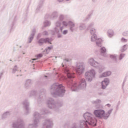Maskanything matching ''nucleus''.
<instances>
[{
  "mask_svg": "<svg viewBox=\"0 0 128 128\" xmlns=\"http://www.w3.org/2000/svg\"><path fill=\"white\" fill-rule=\"evenodd\" d=\"M70 64V60L68 58L64 59L62 68L63 72L67 76L66 82L68 88H71L73 92H78L80 90H86V79H81L78 84L72 82V78H74V74H72L70 70V68L66 66V64Z\"/></svg>",
  "mask_w": 128,
  "mask_h": 128,
  "instance_id": "1",
  "label": "nucleus"
},
{
  "mask_svg": "<svg viewBox=\"0 0 128 128\" xmlns=\"http://www.w3.org/2000/svg\"><path fill=\"white\" fill-rule=\"evenodd\" d=\"M50 92L52 96H58L62 98L66 94V88L62 84L54 83L51 86Z\"/></svg>",
  "mask_w": 128,
  "mask_h": 128,
  "instance_id": "2",
  "label": "nucleus"
},
{
  "mask_svg": "<svg viewBox=\"0 0 128 128\" xmlns=\"http://www.w3.org/2000/svg\"><path fill=\"white\" fill-rule=\"evenodd\" d=\"M50 114L48 110L44 108L42 109L40 113L35 112L34 114V122L32 124H29L28 126V128H36L38 126V124H40V118L41 114Z\"/></svg>",
  "mask_w": 128,
  "mask_h": 128,
  "instance_id": "3",
  "label": "nucleus"
},
{
  "mask_svg": "<svg viewBox=\"0 0 128 128\" xmlns=\"http://www.w3.org/2000/svg\"><path fill=\"white\" fill-rule=\"evenodd\" d=\"M46 89H42L39 95L38 96V92L36 90H32L29 92L28 96L29 98L36 96L38 104H42L46 98Z\"/></svg>",
  "mask_w": 128,
  "mask_h": 128,
  "instance_id": "4",
  "label": "nucleus"
},
{
  "mask_svg": "<svg viewBox=\"0 0 128 128\" xmlns=\"http://www.w3.org/2000/svg\"><path fill=\"white\" fill-rule=\"evenodd\" d=\"M114 109L111 108L106 112L104 110L102 109L96 110L94 112V114L98 118H104V120H108L110 118Z\"/></svg>",
  "mask_w": 128,
  "mask_h": 128,
  "instance_id": "5",
  "label": "nucleus"
},
{
  "mask_svg": "<svg viewBox=\"0 0 128 128\" xmlns=\"http://www.w3.org/2000/svg\"><path fill=\"white\" fill-rule=\"evenodd\" d=\"M62 26L60 22L57 21L55 23V27L54 30H49L52 36H54L56 34H57V38H62V34L60 33V32H62V30H64V26Z\"/></svg>",
  "mask_w": 128,
  "mask_h": 128,
  "instance_id": "6",
  "label": "nucleus"
},
{
  "mask_svg": "<svg viewBox=\"0 0 128 128\" xmlns=\"http://www.w3.org/2000/svg\"><path fill=\"white\" fill-rule=\"evenodd\" d=\"M47 106L50 110H54L56 112H58L60 109L58 107L62 106V104H58V103L56 102L52 98H50L47 102Z\"/></svg>",
  "mask_w": 128,
  "mask_h": 128,
  "instance_id": "7",
  "label": "nucleus"
},
{
  "mask_svg": "<svg viewBox=\"0 0 128 128\" xmlns=\"http://www.w3.org/2000/svg\"><path fill=\"white\" fill-rule=\"evenodd\" d=\"M26 124L24 119L20 118L12 122V128H24Z\"/></svg>",
  "mask_w": 128,
  "mask_h": 128,
  "instance_id": "8",
  "label": "nucleus"
},
{
  "mask_svg": "<svg viewBox=\"0 0 128 128\" xmlns=\"http://www.w3.org/2000/svg\"><path fill=\"white\" fill-rule=\"evenodd\" d=\"M96 76V71L92 69L89 72L85 73V78L89 82H90L92 80V78H94Z\"/></svg>",
  "mask_w": 128,
  "mask_h": 128,
  "instance_id": "9",
  "label": "nucleus"
},
{
  "mask_svg": "<svg viewBox=\"0 0 128 128\" xmlns=\"http://www.w3.org/2000/svg\"><path fill=\"white\" fill-rule=\"evenodd\" d=\"M85 68L86 66L84 63H78L76 65V69L77 74L80 76V74H84Z\"/></svg>",
  "mask_w": 128,
  "mask_h": 128,
  "instance_id": "10",
  "label": "nucleus"
},
{
  "mask_svg": "<svg viewBox=\"0 0 128 128\" xmlns=\"http://www.w3.org/2000/svg\"><path fill=\"white\" fill-rule=\"evenodd\" d=\"M91 42H96L97 46L102 48V38H98V36L96 34H92L91 36Z\"/></svg>",
  "mask_w": 128,
  "mask_h": 128,
  "instance_id": "11",
  "label": "nucleus"
},
{
  "mask_svg": "<svg viewBox=\"0 0 128 128\" xmlns=\"http://www.w3.org/2000/svg\"><path fill=\"white\" fill-rule=\"evenodd\" d=\"M52 39L50 38H40L38 41V44L39 46H42L44 44H52Z\"/></svg>",
  "mask_w": 128,
  "mask_h": 128,
  "instance_id": "12",
  "label": "nucleus"
},
{
  "mask_svg": "<svg viewBox=\"0 0 128 128\" xmlns=\"http://www.w3.org/2000/svg\"><path fill=\"white\" fill-rule=\"evenodd\" d=\"M22 104L26 110L24 114L28 116V114H30V102H28V100L25 99L22 102Z\"/></svg>",
  "mask_w": 128,
  "mask_h": 128,
  "instance_id": "13",
  "label": "nucleus"
},
{
  "mask_svg": "<svg viewBox=\"0 0 128 128\" xmlns=\"http://www.w3.org/2000/svg\"><path fill=\"white\" fill-rule=\"evenodd\" d=\"M42 126V128H52V120H46L43 122Z\"/></svg>",
  "mask_w": 128,
  "mask_h": 128,
  "instance_id": "14",
  "label": "nucleus"
},
{
  "mask_svg": "<svg viewBox=\"0 0 128 128\" xmlns=\"http://www.w3.org/2000/svg\"><path fill=\"white\" fill-rule=\"evenodd\" d=\"M88 64L92 66H94V68H98L100 64L96 61L94 60V59L93 58H90L88 59Z\"/></svg>",
  "mask_w": 128,
  "mask_h": 128,
  "instance_id": "15",
  "label": "nucleus"
},
{
  "mask_svg": "<svg viewBox=\"0 0 128 128\" xmlns=\"http://www.w3.org/2000/svg\"><path fill=\"white\" fill-rule=\"evenodd\" d=\"M108 84H110V79L108 78L104 79V80L102 82V90H106Z\"/></svg>",
  "mask_w": 128,
  "mask_h": 128,
  "instance_id": "16",
  "label": "nucleus"
},
{
  "mask_svg": "<svg viewBox=\"0 0 128 128\" xmlns=\"http://www.w3.org/2000/svg\"><path fill=\"white\" fill-rule=\"evenodd\" d=\"M92 104H96V108H102V105L98 104H100L102 102V100L100 99H97L96 100H93L92 102Z\"/></svg>",
  "mask_w": 128,
  "mask_h": 128,
  "instance_id": "17",
  "label": "nucleus"
},
{
  "mask_svg": "<svg viewBox=\"0 0 128 128\" xmlns=\"http://www.w3.org/2000/svg\"><path fill=\"white\" fill-rule=\"evenodd\" d=\"M32 84V81L30 79L26 80L25 82L24 88L26 90L30 88V86Z\"/></svg>",
  "mask_w": 128,
  "mask_h": 128,
  "instance_id": "18",
  "label": "nucleus"
},
{
  "mask_svg": "<svg viewBox=\"0 0 128 128\" xmlns=\"http://www.w3.org/2000/svg\"><path fill=\"white\" fill-rule=\"evenodd\" d=\"M44 0H40L36 9V12H42V6H44Z\"/></svg>",
  "mask_w": 128,
  "mask_h": 128,
  "instance_id": "19",
  "label": "nucleus"
},
{
  "mask_svg": "<svg viewBox=\"0 0 128 128\" xmlns=\"http://www.w3.org/2000/svg\"><path fill=\"white\" fill-rule=\"evenodd\" d=\"M36 28H34L32 30V32L30 36H29L28 38V44H30L32 42V40H34V36L36 34Z\"/></svg>",
  "mask_w": 128,
  "mask_h": 128,
  "instance_id": "20",
  "label": "nucleus"
},
{
  "mask_svg": "<svg viewBox=\"0 0 128 128\" xmlns=\"http://www.w3.org/2000/svg\"><path fill=\"white\" fill-rule=\"evenodd\" d=\"M12 114V112L7 111L3 113L1 116L2 120H6L8 117L10 116Z\"/></svg>",
  "mask_w": 128,
  "mask_h": 128,
  "instance_id": "21",
  "label": "nucleus"
},
{
  "mask_svg": "<svg viewBox=\"0 0 128 128\" xmlns=\"http://www.w3.org/2000/svg\"><path fill=\"white\" fill-rule=\"evenodd\" d=\"M68 26H69L70 30V32H74V26H76L74 23L72 21H69L68 22Z\"/></svg>",
  "mask_w": 128,
  "mask_h": 128,
  "instance_id": "22",
  "label": "nucleus"
},
{
  "mask_svg": "<svg viewBox=\"0 0 128 128\" xmlns=\"http://www.w3.org/2000/svg\"><path fill=\"white\" fill-rule=\"evenodd\" d=\"M52 48H54V45H51L50 46H48L43 51L42 54H50V50H51Z\"/></svg>",
  "mask_w": 128,
  "mask_h": 128,
  "instance_id": "23",
  "label": "nucleus"
},
{
  "mask_svg": "<svg viewBox=\"0 0 128 128\" xmlns=\"http://www.w3.org/2000/svg\"><path fill=\"white\" fill-rule=\"evenodd\" d=\"M110 58H112V60H113L114 64H120V60L119 59L118 60V58H116V55H111L110 56Z\"/></svg>",
  "mask_w": 128,
  "mask_h": 128,
  "instance_id": "24",
  "label": "nucleus"
},
{
  "mask_svg": "<svg viewBox=\"0 0 128 128\" xmlns=\"http://www.w3.org/2000/svg\"><path fill=\"white\" fill-rule=\"evenodd\" d=\"M112 74V72L110 71H108L107 72H104L100 76V78H106V76H110Z\"/></svg>",
  "mask_w": 128,
  "mask_h": 128,
  "instance_id": "25",
  "label": "nucleus"
},
{
  "mask_svg": "<svg viewBox=\"0 0 128 128\" xmlns=\"http://www.w3.org/2000/svg\"><path fill=\"white\" fill-rule=\"evenodd\" d=\"M58 16V12L55 11L52 13L51 16L48 17V18H56Z\"/></svg>",
  "mask_w": 128,
  "mask_h": 128,
  "instance_id": "26",
  "label": "nucleus"
},
{
  "mask_svg": "<svg viewBox=\"0 0 128 128\" xmlns=\"http://www.w3.org/2000/svg\"><path fill=\"white\" fill-rule=\"evenodd\" d=\"M44 27L46 28L48 26H50V24H52V22L48 20H46L44 22Z\"/></svg>",
  "mask_w": 128,
  "mask_h": 128,
  "instance_id": "27",
  "label": "nucleus"
},
{
  "mask_svg": "<svg viewBox=\"0 0 128 128\" xmlns=\"http://www.w3.org/2000/svg\"><path fill=\"white\" fill-rule=\"evenodd\" d=\"M114 30L112 29H110L108 31V36L109 38H112V36H114Z\"/></svg>",
  "mask_w": 128,
  "mask_h": 128,
  "instance_id": "28",
  "label": "nucleus"
},
{
  "mask_svg": "<svg viewBox=\"0 0 128 128\" xmlns=\"http://www.w3.org/2000/svg\"><path fill=\"white\" fill-rule=\"evenodd\" d=\"M128 48V44H126L124 45L120 49V52H126V50Z\"/></svg>",
  "mask_w": 128,
  "mask_h": 128,
  "instance_id": "29",
  "label": "nucleus"
},
{
  "mask_svg": "<svg viewBox=\"0 0 128 128\" xmlns=\"http://www.w3.org/2000/svg\"><path fill=\"white\" fill-rule=\"evenodd\" d=\"M78 28L80 30H86V24H84V23H80L79 24Z\"/></svg>",
  "mask_w": 128,
  "mask_h": 128,
  "instance_id": "30",
  "label": "nucleus"
},
{
  "mask_svg": "<svg viewBox=\"0 0 128 128\" xmlns=\"http://www.w3.org/2000/svg\"><path fill=\"white\" fill-rule=\"evenodd\" d=\"M18 66H14L12 70V74H16V72H18Z\"/></svg>",
  "mask_w": 128,
  "mask_h": 128,
  "instance_id": "31",
  "label": "nucleus"
},
{
  "mask_svg": "<svg viewBox=\"0 0 128 128\" xmlns=\"http://www.w3.org/2000/svg\"><path fill=\"white\" fill-rule=\"evenodd\" d=\"M124 56H126V54H124V53L120 54L119 57H118L119 60H122V58H124Z\"/></svg>",
  "mask_w": 128,
  "mask_h": 128,
  "instance_id": "32",
  "label": "nucleus"
},
{
  "mask_svg": "<svg viewBox=\"0 0 128 128\" xmlns=\"http://www.w3.org/2000/svg\"><path fill=\"white\" fill-rule=\"evenodd\" d=\"M96 30L94 28H92L90 30V33L91 34H96Z\"/></svg>",
  "mask_w": 128,
  "mask_h": 128,
  "instance_id": "33",
  "label": "nucleus"
},
{
  "mask_svg": "<svg viewBox=\"0 0 128 128\" xmlns=\"http://www.w3.org/2000/svg\"><path fill=\"white\" fill-rule=\"evenodd\" d=\"M92 14H94V10H91V12H90L89 14L86 17L87 20H90V18L92 16Z\"/></svg>",
  "mask_w": 128,
  "mask_h": 128,
  "instance_id": "34",
  "label": "nucleus"
},
{
  "mask_svg": "<svg viewBox=\"0 0 128 128\" xmlns=\"http://www.w3.org/2000/svg\"><path fill=\"white\" fill-rule=\"evenodd\" d=\"M100 52H102V54H104V52H106V48L104 47H102L100 48Z\"/></svg>",
  "mask_w": 128,
  "mask_h": 128,
  "instance_id": "35",
  "label": "nucleus"
},
{
  "mask_svg": "<svg viewBox=\"0 0 128 128\" xmlns=\"http://www.w3.org/2000/svg\"><path fill=\"white\" fill-rule=\"evenodd\" d=\"M59 20L61 21H62L64 20V15L60 14L59 16Z\"/></svg>",
  "mask_w": 128,
  "mask_h": 128,
  "instance_id": "36",
  "label": "nucleus"
},
{
  "mask_svg": "<svg viewBox=\"0 0 128 128\" xmlns=\"http://www.w3.org/2000/svg\"><path fill=\"white\" fill-rule=\"evenodd\" d=\"M60 32L62 33V34H64V36H66V34H68V30H64L63 31L62 30V31H60Z\"/></svg>",
  "mask_w": 128,
  "mask_h": 128,
  "instance_id": "37",
  "label": "nucleus"
},
{
  "mask_svg": "<svg viewBox=\"0 0 128 128\" xmlns=\"http://www.w3.org/2000/svg\"><path fill=\"white\" fill-rule=\"evenodd\" d=\"M42 34L44 36H48V32L46 30H44L42 32Z\"/></svg>",
  "mask_w": 128,
  "mask_h": 128,
  "instance_id": "38",
  "label": "nucleus"
},
{
  "mask_svg": "<svg viewBox=\"0 0 128 128\" xmlns=\"http://www.w3.org/2000/svg\"><path fill=\"white\" fill-rule=\"evenodd\" d=\"M121 42H128V39H126L124 38H121Z\"/></svg>",
  "mask_w": 128,
  "mask_h": 128,
  "instance_id": "39",
  "label": "nucleus"
},
{
  "mask_svg": "<svg viewBox=\"0 0 128 128\" xmlns=\"http://www.w3.org/2000/svg\"><path fill=\"white\" fill-rule=\"evenodd\" d=\"M70 126V122H67L64 124V128H68Z\"/></svg>",
  "mask_w": 128,
  "mask_h": 128,
  "instance_id": "40",
  "label": "nucleus"
},
{
  "mask_svg": "<svg viewBox=\"0 0 128 128\" xmlns=\"http://www.w3.org/2000/svg\"><path fill=\"white\" fill-rule=\"evenodd\" d=\"M62 24L64 26H68V22L66 21H63Z\"/></svg>",
  "mask_w": 128,
  "mask_h": 128,
  "instance_id": "41",
  "label": "nucleus"
},
{
  "mask_svg": "<svg viewBox=\"0 0 128 128\" xmlns=\"http://www.w3.org/2000/svg\"><path fill=\"white\" fill-rule=\"evenodd\" d=\"M122 36H128V31L123 32Z\"/></svg>",
  "mask_w": 128,
  "mask_h": 128,
  "instance_id": "42",
  "label": "nucleus"
},
{
  "mask_svg": "<svg viewBox=\"0 0 128 128\" xmlns=\"http://www.w3.org/2000/svg\"><path fill=\"white\" fill-rule=\"evenodd\" d=\"M36 58H42V54H39L36 56Z\"/></svg>",
  "mask_w": 128,
  "mask_h": 128,
  "instance_id": "43",
  "label": "nucleus"
},
{
  "mask_svg": "<svg viewBox=\"0 0 128 128\" xmlns=\"http://www.w3.org/2000/svg\"><path fill=\"white\" fill-rule=\"evenodd\" d=\"M94 26V22H91V24H90L88 25V28H92V26Z\"/></svg>",
  "mask_w": 128,
  "mask_h": 128,
  "instance_id": "44",
  "label": "nucleus"
},
{
  "mask_svg": "<svg viewBox=\"0 0 128 128\" xmlns=\"http://www.w3.org/2000/svg\"><path fill=\"white\" fill-rule=\"evenodd\" d=\"M42 36V34L40 33H39L37 36V38H40Z\"/></svg>",
  "mask_w": 128,
  "mask_h": 128,
  "instance_id": "45",
  "label": "nucleus"
},
{
  "mask_svg": "<svg viewBox=\"0 0 128 128\" xmlns=\"http://www.w3.org/2000/svg\"><path fill=\"white\" fill-rule=\"evenodd\" d=\"M2 74H4V73L2 72L0 74V80L2 79Z\"/></svg>",
  "mask_w": 128,
  "mask_h": 128,
  "instance_id": "46",
  "label": "nucleus"
},
{
  "mask_svg": "<svg viewBox=\"0 0 128 128\" xmlns=\"http://www.w3.org/2000/svg\"><path fill=\"white\" fill-rule=\"evenodd\" d=\"M64 0H57V2H62Z\"/></svg>",
  "mask_w": 128,
  "mask_h": 128,
  "instance_id": "47",
  "label": "nucleus"
},
{
  "mask_svg": "<svg viewBox=\"0 0 128 128\" xmlns=\"http://www.w3.org/2000/svg\"><path fill=\"white\" fill-rule=\"evenodd\" d=\"M102 92H98V96H102Z\"/></svg>",
  "mask_w": 128,
  "mask_h": 128,
  "instance_id": "48",
  "label": "nucleus"
},
{
  "mask_svg": "<svg viewBox=\"0 0 128 128\" xmlns=\"http://www.w3.org/2000/svg\"><path fill=\"white\" fill-rule=\"evenodd\" d=\"M106 106H108V108H110V104H106Z\"/></svg>",
  "mask_w": 128,
  "mask_h": 128,
  "instance_id": "49",
  "label": "nucleus"
},
{
  "mask_svg": "<svg viewBox=\"0 0 128 128\" xmlns=\"http://www.w3.org/2000/svg\"><path fill=\"white\" fill-rule=\"evenodd\" d=\"M92 2H96V0H92Z\"/></svg>",
  "mask_w": 128,
  "mask_h": 128,
  "instance_id": "50",
  "label": "nucleus"
},
{
  "mask_svg": "<svg viewBox=\"0 0 128 128\" xmlns=\"http://www.w3.org/2000/svg\"><path fill=\"white\" fill-rule=\"evenodd\" d=\"M36 58H33V59H32V60H36Z\"/></svg>",
  "mask_w": 128,
  "mask_h": 128,
  "instance_id": "51",
  "label": "nucleus"
},
{
  "mask_svg": "<svg viewBox=\"0 0 128 128\" xmlns=\"http://www.w3.org/2000/svg\"><path fill=\"white\" fill-rule=\"evenodd\" d=\"M44 76V78H48V76Z\"/></svg>",
  "mask_w": 128,
  "mask_h": 128,
  "instance_id": "52",
  "label": "nucleus"
},
{
  "mask_svg": "<svg viewBox=\"0 0 128 128\" xmlns=\"http://www.w3.org/2000/svg\"><path fill=\"white\" fill-rule=\"evenodd\" d=\"M66 0V2H68V0Z\"/></svg>",
  "mask_w": 128,
  "mask_h": 128,
  "instance_id": "53",
  "label": "nucleus"
},
{
  "mask_svg": "<svg viewBox=\"0 0 128 128\" xmlns=\"http://www.w3.org/2000/svg\"><path fill=\"white\" fill-rule=\"evenodd\" d=\"M25 54V53H24H24H23V54Z\"/></svg>",
  "mask_w": 128,
  "mask_h": 128,
  "instance_id": "54",
  "label": "nucleus"
},
{
  "mask_svg": "<svg viewBox=\"0 0 128 128\" xmlns=\"http://www.w3.org/2000/svg\"><path fill=\"white\" fill-rule=\"evenodd\" d=\"M10 62H12V60H10Z\"/></svg>",
  "mask_w": 128,
  "mask_h": 128,
  "instance_id": "55",
  "label": "nucleus"
},
{
  "mask_svg": "<svg viewBox=\"0 0 128 128\" xmlns=\"http://www.w3.org/2000/svg\"><path fill=\"white\" fill-rule=\"evenodd\" d=\"M20 48H22V46H20Z\"/></svg>",
  "mask_w": 128,
  "mask_h": 128,
  "instance_id": "56",
  "label": "nucleus"
},
{
  "mask_svg": "<svg viewBox=\"0 0 128 128\" xmlns=\"http://www.w3.org/2000/svg\"><path fill=\"white\" fill-rule=\"evenodd\" d=\"M16 76H18V75H17Z\"/></svg>",
  "mask_w": 128,
  "mask_h": 128,
  "instance_id": "57",
  "label": "nucleus"
},
{
  "mask_svg": "<svg viewBox=\"0 0 128 128\" xmlns=\"http://www.w3.org/2000/svg\"><path fill=\"white\" fill-rule=\"evenodd\" d=\"M118 105H117V108H118Z\"/></svg>",
  "mask_w": 128,
  "mask_h": 128,
  "instance_id": "58",
  "label": "nucleus"
},
{
  "mask_svg": "<svg viewBox=\"0 0 128 128\" xmlns=\"http://www.w3.org/2000/svg\"><path fill=\"white\" fill-rule=\"evenodd\" d=\"M123 84H124V82Z\"/></svg>",
  "mask_w": 128,
  "mask_h": 128,
  "instance_id": "59",
  "label": "nucleus"
},
{
  "mask_svg": "<svg viewBox=\"0 0 128 128\" xmlns=\"http://www.w3.org/2000/svg\"><path fill=\"white\" fill-rule=\"evenodd\" d=\"M30 62H32V60H30Z\"/></svg>",
  "mask_w": 128,
  "mask_h": 128,
  "instance_id": "60",
  "label": "nucleus"
}]
</instances>
